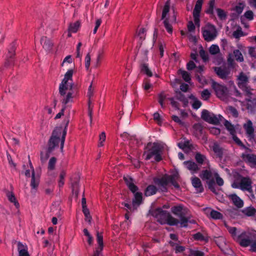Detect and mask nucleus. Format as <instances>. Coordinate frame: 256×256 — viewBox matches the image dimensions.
Wrapping results in <instances>:
<instances>
[{"label": "nucleus", "instance_id": "bf43d9fd", "mask_svg": "<svg viewBox=\"0 0 256 256\" xmlns=\"http://www.w3.org/2000/svg\"><path fill=\"white\" fill-rule=\"evenodd\" d=\"M66 176V172L64 170L61 171L60 174V180H58V186L62 188L64 184V178Z\"/></svg>", "mask_w": 256, "mask_h": 256}, {"label": "nucleus", "instance_id": "c9c22d12", "mask_svg": "<svg viewBox=\"0 0 256 256\" xmlns=\"http://www.w3.org/2000/svg\"><path fill=\"white\" fill-rule=\"evenodd\" d=\"M15 57L7 55L5 60L4 67L8 68L14 66Z\"/></svg>", "mask_w": 256, "mask_h": 256}, {"label": "nucleus", "instance_id": "0eeeda50", "mask_svg": "<svg viewBox=\"0 0 256 256\" xmlns=\"http://www.w3.org/2000/svg\"><path fill=\"white\" fill-rule=\"evenodd\" d=\"M212 86L218 98L222 99L226 98L228 96V90L226 86L214 81Z\"/></svg>", "mask_w": 256, "mask_h": 256}, {"label": "nucleus", "instance_id": "5fc2aeb1", "mask_svg": "<svg viewBox=\"0 0 256 256\" xmlns=\"http://www.w3.org/2000/svg\"><path fill=\"white\" fill-rule=\"evenodd\" d=\"M96 241L98 244V246L100 247V249L104 248V244L102 232H99L98 231L96 232Z\"/></svg>", "mask_w": 256, "mask_h": 256}, {"label": "nucleus", "instance_id": "412c9836", "mask_svg": "<svg viewBox=\"0 0 256 256\" xmlns=\"http://www.w3.org/2000/svg\"><path fill=\"white\" fill-rule=\"evenodd\" d=\"M224 214L230 218H235L240 216V212L237 208H231L225 210Z\"/></svg>", "mask_w": 256, "mask_h": 256}, {"label": "nucleus", "instance_id": "4be33fe9", "mask_svg": "<svg viewBox=\"0 0 256 256\" xmlns=\"http://www.w3.org/2000/svg\"><path fill=\"white\" fill-rule=\"evenodd\" d=\"M212 150L216 154L217 158L222 160L224 155V149L221 148L220 145L216 142H214L212 146Z\"/></svg>", "mask_w": 256, "mask_h": 256}, {"label": "nucleus", "instance_id": "7c9ffc66", "mask_svg": "<svg viewBox=\"0 0 256 256\" xmlns=\"http://www.w3.org/2000/svg\"><path fill=\"white\" fill-rule=\"evenodd\" d=\"M40 182V176L38 175L36 176L34 170L32 172V179L30 182V186L34 189H37Z\"/></svg>", "mask_w": 256, "mask_h": 256}, {"label": "nucleus", "instance_id": "c03bdc74", "mask_svg": "<svg viewBox=\"0 0 256 256\" xmlns=\"http://www.w3.org/2000/svg\"><path fill=\"white\" fill-rule=\"evenodd\" d=\"M224 126L226 130L230 132L231 135H234V134H236V131L233 124L227 120H225L224 122Z\"/></svg>", "mask_w": 256, "mask_h": 256}, {"label": "nucleus", "instance_id": "e433bc0d", "mask_svg": "<svg viewBox=\"0 0 256 256\" xmlns=\"http://www.w3.org/2000/svg\"><path fill=\"white\" fill-rule=\"evenodd\" d=\"M92 84L90 85V86L88 88V95L89 96V100H88V115L90 116V120L92 122V108L90 106V98L92 96Z\"/></svg>", "mask_w": 256, "mask_h": 256}, {"label": "nucleus", "instance_id": "8fccbe9b", "mask_svg": "<svg viewBox=\"0 0 256 256\" xmlns=\"http://www.w3.org/2000/svg\"><path fill=\"white\" fill-rule=\"evenodd\" d=\"M7 196L8 198V200L11 202L14 203V206L16 208H18L20 206L19 203L16 200V198L14 196V194L13 192H8L7 194Z\"/></svg>", "mask_w": 256, "mask_h": 256}, {"label": "nucleus", "instance_id": "1a4fd4ad", "mask_svg": "<svg viewBox=\"0 0 256 256\" xmlns=\"http://www.w3.org/2000/svg\"><path fill=\"white\" fill-rule=\"evenodd\" d=\"M201 118L205 122L214 125L220 124V120L213 113H210L206 110H203L202 112Z\"/></svg>", "mask_w": 256, "mask_h": 256}, {"label": "nucleus", "instance_id": "6e6d98bb", "mask_svg": "<svg viewBox=\"0 0 256 256\" xmlns=\"http://www.w3.org/2000/svg\"><path fill=\"white\" fill-rule=\"evenodd\" d=\"M82 212L85 216V220L90 222L92 218L90 215L88 208H87V206H86L82 207Z\"/></svg>", "mask_w": 256, "mask_h": 256}, {"label": "nucleus", "instance_id": "7ed1b4c3", "mask_svg": "<svg viewBox=\"0 0 256 256\" xmlns=\"http://www.w3.org/2000/svg\"><path fill=\"white\" fill-rule=\"evenodd\" d=\"M202 180L206 182V188H208L212 192L215 194H218V192L216 188V184L218 186H222L224 182L222 178H221L218 174L216 172L214 174L215 179L213 176V174L210 170H202L199 175Z\"/></svg>", "mask_w": 256, "mask_h": 256}, {"label": "nucleus", "instance_id": "5701e85b", "mask_svg": "<svg viewBox=\"0 0 256 256\" xmlns=\"http://www.w3.org/2000/svg\"><path fill=\"white\" fill-rule=\"evenodd\" d=\"M175 94L176 98L180 102H182L184 107L187 106L188 104V101L184 94L178 90H175Z\"/></svg>", "mask_w": 256, "mask_h": 256}, {"label": "nucleus", "instance_id": "9d476101", "mask_svg": "<svg viewBox=\"0 0 256 256\" xmlns=\"http://www.w3.org/2000/svg\"><path fill=\"white\" fill-rule=\"evenodd\" d=\"M188 210V208L182 204H178L171 208L172 213L178 218L182 215H186Z\"/></svg>", "mask_w": 256, "mask_h": 256}, {"label": "nucleus", "instance_id": "f257e3e1", "mask_svg": "<svg viewBox=\"0 0 256 256\" xmlns=\"http://www.w3.org/2000/svg\"><path fill=\"white\" fill-rule=\"evenodd\" d=\"M70 114L63 120L64 124V128L63 130L62 127L57 126L52 131V135L48 142V148L45 155H44L42 152H40V160L44 163L49 158L50 154L54 150L55 148L58 147L60 142V150H62L65 142L66 136L67 132V128L70 122Z\"/></svg>", "mask_w": 256, "mask_h": 256}, {"label": "nucleus", "instance_id": "c85d7f7f", "mask_svg": "<svg viewBox=\"0 0 256 256\" xmlns=\"http://www.w3.org/2000/svg\"><path fill=\"white\" fill-rule=\"evenodd\" d=\"M160 222V224L162 225L166 224L170 226H177L178 224L180 223V220L178 219L174 218L171 214H170L166 222L161 220Z\"/></svg>", "mask_w": 256, "mask_h": 256}, {"label": "nucleus", "instance_id": "58836bf2", "mask_svg": "<svg viewBox=\"0 0 256 256\" xmlns=\"http://www.w3.org/2000/svg\"><path fill=\"white\" fill-rule=\"evenodd\" d=\"M224 226L226 228H227L228 232L231 234L232 237L233 238V239L237 242V238L238 236L236 235V231L237 228L236 227H232L228 226L227 224H224Z\"/></svg>", "mask_w": 256, "mask_h": 256}, {"label": "nucleus", "instance_id": "f8f14e48", "mask_svg": "<svg viewBox=\"0 0 256 256\" xmlns=\"http://www.w3.org/2000/svg\"><path fill=\"white\" fill-rule=\"evenodd\" d=\"M69 89L70 92H73L72 97L74 98L76 95L77 94L78 92V88L76 86H74L73 84H71L70 85V86H59V94L60 96L64 97L66 94V90Z\"/></svg>", "mask_w": 256, "mask_h": 256}, {"label": "nucleus", "instance_id": "69168bd1", "mask_svg": "<svg viewBox=\"0 0 256 256\" xmlns=\"http://www.w3.org/2000/svg\"><path fill=\"white\" fill-rule=\"evenodd\" d=\"M164 24L167 32L170 34H172V26L169 23L168 19V18L164 19Z\"/></svg>", "mask_w": 256, "mask_h": 256}, {"label": "nucleus", "instance_id": "f03ea898", "mask_svg": "<svg viewBox=\"0 0 256 256\" xmlns=\"http://www.w3.org/2000/svg\"><path fill=\"white\" fill-rule=\"evenodd\" d=\"M171 174H164L162 177L154 176L152 178L153 182L158 186L162 192H167L168 188L167 187L169 183H170L176 190H180V185L178 181H180V176L178 172L176 170L170 171Z\"/></svg>", "mask_w": 256, "mask_h": 256}, {"label": "nucleus", "instance_id": "2eb2a0df", "mask_svg": "<svg viewBox=\"0 0 256 256\" xmlns=\"http://www.w3.org/2000/svg\"><path fill=\"white\" fill-rule=\"evenodd\" d=\"M213 68L216 75L223 80L226 79L230 73L228 69L226 67L222 68V67L215 66Z\"/></svg>", "mask_w": 256, "mask_h": 256}, {"label": "nucleus", "instance_id": "393cba45", "mask_svg": "<svg viewBox=\"0 0 256 256\" xmlns=\"http://www.w3.org/2000/svg\"><path fill=\"white\" fill-rule=\"evenodd\" d=\"M192 183L194 188L198 190L199 192H202L204 191V188L202 185V182L199 178L194 176L192 178Z\"/></svg>", "mask_w": 256, "mask_h": 256}, {"label": "nucleus", "instance_id": "79ce46f5", "mask_svg": "<svg viewBox=\"0 0 256 256\" xmlns=\"http://www.w3.org/2000/svg\"><path fill=\"white\" fill-rule=\"evenodd\" d=\"M16 40L13 41L10 45L8 48V54L15 57L16 55Z\"/></svg>", "mask_w": 256, "mask_h": 256}, {"label": "nucleus", "instance_id": "39448f33", "mask_svg": "<svg viewBox=\"0 0 256 256\" xmlns=\"http://www.w3.org/2000/svg\"><path fill=\"white\" fill-rule=\"evenodd\" d=\"M256 239V231L243 232L238 236L237 242L241 246L247 247Z\"/></svg>", "mask_w": 256, "mask_h": 256}, {"label": "nucleus", "instance_id": "aec40b11", "mask_svg": "<svg viewBox=\"0 0 256 256\" xmlns=\"http://www.w3.org/2000/svg\"><path fill=\"white\" fill-rule=\"evenodd\" d=\"M140 72L146 74L148 77H152L153 76L152 72L149 69L148 64L145 63L144 60H142L140 64Z\"/></svg>", "mask_w": 256, "mask_h": 256}, {"label": "nucleus", "instance_id": "20e7f679", "mask_svg": "<svg viewBox=\"0 0 256 256\" xmlns=\"http://www.w3.org/2000/svg\"><path fill=\"white\" fill-rule=\"evenodd\" d=\"M164 148V146L158 142H148L144 147V152L143 154V156L147 154L145 160H149L154 156V160L156 162H160L162 160V154Z\"/></svg>", "mask_w": 256, "mask_h": 256}, {"label": "nucleus", "instance_id": "f3484780", "mask_svg": "<svg viewBox=\"0 0 256 256\" xmlns=\"http://www.w3.org/2000/svg\"><path fill=\"white\" fill-rule=\"evenodd\" d=\"M40 44L42 48L47 52H50L52 49L54 44L46 36H43L40 38Z\"/></svg>", "mask_w": 256, "mask_h": 256}, {"label": "nucleus", "instance_id": "dca6fc26", "mask_svg": "<svg viewBox=\"0 0 256 256\" xmlns=\"http://www.w3.org/2000/svg\"><path fill=\"white\" fill-rule=\"evenodd\" d=\"M142 194V192H136L134 194V198L132 200V205L133 206V210H136L143 202Z\"/></svg>", "mask_w": 256, "mask_h": 256}, {"label": "nucleus", "instance_id": "680f3d73", "mask_svg": "<svg viewBox=\"0 0 256 256\" xmlns=\"http://www.w3.org/2000/svg\"><path fill=\"white\" fill-rule=\"evenodd\" d=\"M206 158V157L205 156L201 154L200 153L198 152L196 153L195 156V159L196 160V162L200 164H202L204 163V160Z\"/></svg>", "mask_w": 256, "mask_h": 256}, {"label": "nucleus", "instance_id": "052dcab7", "mask_svg": "<svg viewBox=\"0 0 256 256\" xmlns=\"http://www.w3.org/2000/svg\"><path fill=\"white\" fill-rule=\"evenodd\" d=\"M234 54L236 58V60L238 62H242L244 60L242 54L238 50H234Z\"/></svg>", "mask_w": 256, "mask_h": 256}, {"label": "nucleus", "instance_id": "37998d69", "mask_svg": "<svg viewBox=\"0 0 256 256\" xmlns=\"http://www.w3.org/2000/svg\"><path fill=\"white\" fill-rule=\"evenodd\" d=\"M244 17L246 18L249 20H252L254 19V13L250 10H247L244 14V16H241L240 17V22L242 24H244Z\"/></svg>", "mask_w": 256, "mask_h": 256}, {"label": "nucleus", "instance_id": "3c124183", "mask_svg": "<svg viewBox=\"0 0 256 256\" xmlns=\"http://www.w3.org/2000/svg\"><path fill=\"white\" fill-rule=\"evenodd\" d=\"M166 98V95L165 94L164 92V91L162 92L158 95V102L160 103L161 107L162 108H164L166 107V106L164 103V100Z\"/></svg>", "mask_w": 256, "mask_h": 256}, {"label": "nucleus", "instance_id": "a18cd8bd", "mask_svg": "<svg viewBox=\"0 0 256 256\" xmlns=\"http://www.w3.org/2000/svg\"><path fill=\"white\" fill-rule=\"evenodd\" d=\"M208 8L205 10V12L212 16H214V9L215 4V0H210L208 2Z\"/></svg>", "mask_w": 256, "mask_h": 256}, {"label": "nucleus", "instance_id": "0e129e2a", "mask_svg": "<svg viewBox=\"0 0 256 256\" xmlns=\"http://www.w3.org/2000/svg\"><path fill=\"white\" fill-rule=\"evenodd\" d=\"M210 53L212 55H215L220 52V50L218 45L212 44L209 49Z\"/></svg>", "mask_w": 256, "mask_h": 256}, {"label": "nucleus", "instance_id": "864d4df0", "mask_svg": "<svg viewBox=\"0 0 256 256\" xmlns=\"http://www.w3.org/2000/svg\"><path fill=\"white\" fill-rule=\"evenodd\" d=\"M217 12L218 16L220 20H226L227 18V14L224 10L217 8L216 9Z\"/></svg>", "mask_w": 256, "mask_h": 256}, {"label": "nucleus", "instance_id": "774afa93", "mask_svg": "<svg viewBox=\"0 0 256 256\" xmlns=\"http://www.w3.org/2000/svg\"><path fill=\"white\" fill-rule=\"evenodd\" d=\"M244 6L245 4L244 2H239L238 5L236 6L234 10L236 11V13L240 14L242 13Z\"/></svg>", "mask_w": 256, "mask_h": 256}, {"label": "nucleus", "instance_id": "72a5a7b5", "mask_svg": "<svg viewBox=\"0 0 256 256\" xmlns=\"http://www.w3.org/2000/svg\"><path fill=\"white\" fill-rule=\"evenodd\" d=\"M192 238L195 240L204 242H208L210 239V236H204L200 232H198L192 235Z\"/></svg>", "mask_w": 256, "mask_h": 256}, {"label": "nucleus", "instance_id": "cd10ccee", "mask_svg": "<svg viewBox=\"0 0 256 256\" xmlns=\"http://www.w3.org/2000/svg\"><path fill=\"white\" fill-rule=\"evenodd\" d=\"M18 250L19 256H30L28 251L27 246H24L20 242L18 243Z\"/></svg>", "mask_w": 256, "mask_h": 256}, {"label": "nucleus", "instance_id": "13d9d810", "mask_svg": "<svg viewBox=\"0 0 256 256\" xmlns=\"http://www.w3.org/2000/svg\"><path fill=\"white\" fill-rule=\"evenodd\" d=\"M204 253L203 252L194 250L192 248L189 249V254L188 256H204Z\"/></svg>", "mask_w": 256, "mask_h": 256}, {"label": "nucleus", "instance_id": "f704fd0d", "mask_svg": "<svg viewBox=\"0 0 256 256\" xmlns=\"http://www.w3.org/2000/svg\"><path fill=\"white\" fill-rule=\"evenodd\" d=\"M178 74H181L183 80L186 82L190 83L191 81V76L189 72H188L179 69L178 70Z\"/></svg>", "mask_w": 256, "mask_h": 256}, {"label": "nucleus", "instance_id": "49530a36", "mask_svg": "<svg viewBox=\"0 0 256 256\" xmlns=\"http://www.w3.org/2000/svg\"><path fill=\"white\" fill-rule=\"evenodd\" d=\"M203 2L204 0H198L196 1L192 14H200Z\"/></svg>", "mask_w": 256, "mask_h": 256}, {"label": "nucleus", "instance_id": "ea45409f", "mask_svg": "<svg viewBox=\"0 0 256 256\" xmlns=\"http://www.w3.org/2000/svg\"><path fill=\"white\" fill-rule=\"evenodd\" d=\"M80 26V22L77 20L74 23H70L68 26V30L72 32L73 33L76 32Z\"/></svg>", "mask_w": 256, "mask_h": 256}, {"label": "nucleus", "instance_id": "b1692460", "mask_svg": "<svg viewBox=\"0 0 256 256\" xmlns=\"http://www.w3.org/2000/svg\"><path fill=\"white\" fill-rule=\"evenodd\" d=\"M158 188L154 184L148 185L144 190V195L146 196H150L156 193Z\"/></svg>", "mask_w": 256, "mask_h": 256}, {"label": "nucleus", "instance_id": "4d7b16f0", "mask_svg": "<svg viewBox=\"0 0 256 256\" xmlns=\"http://www.w3.org/2000/svg\"><path fill=\"white\" fill-rule=\"evenodd\" d=\"M57 159L56 157H52L48 164V168L49 170H52L55 169V166L56 162Z\"/></svg>", "mask_w": 256, "mask_h": 256}, {"label": "nucleus", "instance_id": "09e8293b", "mask_svg": "<svg viewBox=\"0 0 256 256\" xmlns=\"http://www.w3.org/2000/svg\"><path fill=\"white\" fill-rule=\"evenodd\" d=\"M200 56L202 58V60L204 62H207L209 60V56L208 54L203 48L202 46L200 47Z\"/></svg>", "mask_w": 256, "mask_h": 256}, {"label": "nucleus", "instance_id": "423d86ee", "mask_svg": "<svg viewBox=\"0 0 256 256\" xmlns=\"http://www.w3.org/2000/svg\"><path fill=\"white\" fill-rule=\"evenodd\" d=\"M148 214L153 217L157 218V222L160 224V221L166 222L170 214L167 210H162L160 207L156 208L154 210H150Z\"/></svg>", "mask_w": 256, "mask_h": 256}, {"label": "nucleus", "instance_id": "de8ad7c7", "mask_svg": "<svg viewBox=\"0 0 256 256\" xmlns=\"http://www.w3.org/2000/svg\"><path fill=\"white\" fill-rule=\"evenodd\" d=\"M186 216V215H182L180 217V220H179L180 228H187L188 226L189 217H187Z\"/></svg>", "mask_w": 256, "mask_h": 256}, {"label": "nucleus", "instance_id": "c756f323", "mask_svg": "<svg viewBox=\"0 0 256 256\" xmlns=\"http://www.w3.org/2000/svg\"><path fill=\"white\" fill-rule=\"evenodd\" d=\"M206 210L210 212V216L214 220H222L223 218L222 214L218 211L210 208H206Z\"/></svg>", "mask_w": 256, "mask_h": 256}, {"label": "nucleus", "instance_id": "a211bd4d", "mask_svg": "<svg viewBox=\"0 0 256 256\" xmlns=\"http://www.w3.org/2000/svg\"><path fill=\"white\" fill-rule=\"evenodd\" d=\"M229 198L232 200L234 204L237 208H242L244 206V202L236 194H233L229 196Z\"/></svg>", "mask_w": 256, "mask_h": 256}, {"label": "nucleus", "instance_id": "bb28decb", "mask_svg": "<svg viewBox=\"0 0 256 256\" xmlns=\"http://www.w3.org/2000/svg\"><path fill=\"white\" fill-rule=\"evenodd\" d=\"M244 128L246 129V133L250 138H254V128L252 126V123L250 120H248L246 124H244Z\"/></svg>", "mask_w": 256, "mask_h": 256}, {"label": "nucleus", "instance_id": "9b49d317", "mask_svg": "<svg viewBox=\"0 0 256 256\" xmlns=\"http://www.w3.org/2000/svg\"><path fill=\"white\" fill-rule=\"evenodd\" d=\"M124 180L129 190L134 194L139 192H138V187L134 184V180L131 176H124Z\"/></svg>", "mask_w": 256, "mask_h": 256}, {"label": "nucleus", "instance_id": "4c0bfd02", "mask_svg": "<svg viewBox=\"0 0 256 256\" xmlns=\"http://www.w3.org/2000/svg\"><path fill=\"white\" fill-rule=\"evenodd\" d=\"M184 164L187 165L186 168L190 170H193L196 172L200 169L196 163L190 160L185 161L184 162Z\"/></svg>", "mask_w": 256, "mask_h": 256}, {"label": "nucleus", "instance_id": "a878e982", "mask_svg": "<svg viewBox=\"0 0 256 256\" xmlns=\"http://www.w3.org/2000/svg\"><path fill=\"white\" fill-rule=\"evenodd\" d=\"M246 101L251 104L248 103L246 106V108L248 110H250L252 112H255V108H256V98L252 99V96L248 97L245 99Z\"/></svg>", "mask_w": 256, "mask_h": 256}, {"label": "nucleus", "instance_id": "6ab92c4d", "mask_svg": "<svg viewBox=\"0 0 256 256\" xmlns=\"http://www.w3.org/2000/svg\"><path fill=\"white\" fill-rule=\"evenodd\" d=\"M241 158L246 163H250L256 166V155L255 154H245L243 153Z\"/></svg>", "mask_w": 256, "mask_h": 256}, {"label": "nucleus", "instance_id": "ddd939ff", "mask_svg": "<svg viewBox=\"0 0 256 256\" xmlns=\"http://www.w3.org/2000/svg\"><path fill=\"white\" fill-rule=\"evenodd\" d=\"M73 92H68L67 94L66 95V98H63L61 102L62 104V108L61 109L60 112H58L54 118V120H57L60 118L62 116H64V112L66 108V104H67L69 102L70 98H72Z\"/></svg>", "mask_w": 256, "mask_h": 256}, {"label": "nucleus", "instance_id": "a19ab883", "mask_svg": "<svg viewBox=\"0 0 256 256\" xmlns=\"http://www.w3.org/2000/svg\"><path fill=\"white\" fill-rule=\"evenodd\" d=\"M170 10V0H168L166 2V3L164 5V8L162 9L161 20H164V19L166 18V16L169 12Z\"/></svg>", "mask_w": 256, "mask_h": 256}, {"label": "nucleus", "instance_id": "603ef678", "mask_svg": "<svg viewBox=\"0 0 256 256\" xmlns=\"http://www.w3.org/2000/svg\"><path fill=\"white\" fill-rule=\"evenodd\" d=\"M178 145V146L182 150H184V148H188L189 150H192L193 148L192 144H190L188 140L184 141V142H179Z\"/></svg>", "mask_w": 256, "mask_h": 256}, {"label": "nucleus", "instance_id": "2f4dec72", "mask_svg": "<svg viewBox=\"0 0 256 256\" xmlns=\"http://www.w3.org/2000/svg\"><path fill=\"white\" fill-rule=\"evenodd\" d=\"M238 79L240 81L238 83V86L240 88H242L241 86L246 84L248 80V77L242 72L240 74Z\"/></svg>", "mask_w": 256, "mask_h": 256}, {"label": "nucleus", "instance_id": "e2e57ef3", "mask_svg": "<svg viewBox=\"0 0 256 256\" xmlns=\"http://www.w3.org/2000/svg\"><path fill=\"white\" fill-rule=\"evenodd\" d=\"M226 110L232 114L233 117L237 118L238 116V112L234 107L230 106H228Z\"/></svg>", "mask_w": 256, "mask_h": 256}, {"label": "nucleus", "instance_id": "4468645a", "mask_svg": "<svg viewBox=\"0 0 256 256\" xmlns=\"http://www.w3.org/2000/svg\"><path fill=\"white\" fill-rule=\"evenodd\" d=\"M238 177L241 179L240 182V188L242 190L250 191L252 189V181L248 177H243L240 174H238Z\"/></svg>", "mask_w": 256, "mask_h": 256}, {"label": "nucleus", "instance_id": "473e14b6", "mask_svg": "<svg viewBox=\"0 0 256 256\" xmlns=\"http://www.w3.org/2000/svg\"><path fill=\"white\" fill-rule=\"evenodd\" d=\"M242 212L247 216H254L256 214V209L250 206L242 210Z\"/></svg>", "mask_w": 256, "mask_h": 256}, {"label": "nucleus", "instance_id": "6e6552de", "mask_svg": "<svg viewBox=\"0 0 256 256\" xmlns=\"http://www.w3.org/2000/svg\"><path fill=\"white\" fill-rule=\"evenodd\" d=\"M206 26L209 30H202V35L206 41L210 42L216 38L218 32L216 26L214 24L208 23Z\"/></svg>", "mask_w": 256, "mask_h": 256}, {"label": "nucleus", "instance_id": "338daca9", "mask_svg": "<svg viewBox=\"0 0 256 256\" xmlns=\"http://www.w3.org/2000/svg\"><path fill=\"white\" fill-rule=\"evenodd\" d=\"M232 35L236 38H239L240 36H244L245 34L242 31V28L240 26H238V29L236 31L234 32Z\"/></svg>", "mask_w": 256, "mask_h": 256}]
</instances>
